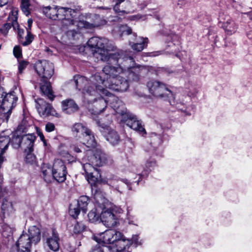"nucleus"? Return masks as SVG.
I'll return each mask as SVG.
<instances>
[{
  "mask_svg": "<svg viewBox=\"0 0 252 252\" xmlns=\"http://www.w3.org/2000/svg\"><path fill=\"white\" fill-rule=\"evenodd\" d=\"M222 27L228 34H232L237 30V27L235 23L230 19L228 18L226 21L223 22Z\"/></svg>",
  "mask_w": 252,
  "mask_h": 252,
  "instance_id": "27",
  "label": "nucleus"
},
{
  "mask_svg": "<svg viewBox=\"0 0 252 252\" xmlns=\"http://www.w3.org/2000/svg\"><path fill=\"white\" fill-rule=\"evenodd\" d=\"M63 112L67 114H71L77 112L79 107L72 99H66L62 102Z\"/></svg>",
  "mask_w": 252,
  "mask_h": 252,
  "instance_id": "22",
  "label": "nucleus"
},
{
  "mask_svg": "<svg viewBox=\"0 0 252 252\" xmlns=\"http://www.w3.org/2000/svg\"><path fill=\"white\" fill-rule=\"evenodd\" d=\"M35 69L42 79L49 80L54 72L53 64L47 60L37 61L35 64Z\"/></svg>",
  "mask_w": 252,
  "mask_h": 252,
  "instance_id": "13",
  "label": "nucleus"
},
{
  "mask_svg": "<svg viewBox=\"0 0 252 252\" xmlns=\"http://www.w3.org/2000/svg\"><path fill=\"white\" fill-rule=\"evenodd\" d=\"M17 15L18 12L17 10H13L11 11V14H9V21L10 22L6 23L4 25L1 29V32L4 34H6L8 30L12 27L14 30H16L19 27L17 22Z\"/></svg>",
  "mask_w": 252,
  "mask_h": 252,
  "instance_id": "18",
  "label": "nucleus"
},
{
  "mask_svg": "<svg viewBox=\"0 0 252 252\" xmlns=\"http://www.w3.org/2000/svg\"><path fill=\"white\" fill-rule=\"evenodd\" d=\"M89 132H86L79 139L83 144L89 148H94L96 145V142L94 134L89 129Z\"/></svg>",
  "mask_w": 252,
  "mask_h": 252,
  "instance_id": "23",
  "label": "nucleus"
},
{
  "mask_svg": "<svg viewBox=\"0 0 252 252\" xmlns=\"http://www.w3.org/2000/svg\"><path fill=\"white\" fill-rule=\"evenodd\" d=\"M130 170L132 172H134L139 177V179H140L142 180V178L146 177L142 175V171L144 170V168L140 164H133L130 167Z\"/></svg>",
  "mask_w": 252,
  "mask_h": 252,
  "instance_id": "34",
  "label": "nucleus"
},
{
  "mask_svg": "<svg viewBox=\"0 0 252 252\" xmlns=\"http://www.w3.org/2000/svg\"><path fill=\"white\" fill-rule=\"evenodd\" d=\"M81 209L74 202L70 205L69 213L70 215L74 219H76L80 214Z\"/></svg>",
  "mask_w": 252,
  "mask_h": 252,
  "instance_id": "33",
  "label": "nucleus"
},
{
  "mask_svg": "<svg viewBox=\"0 0 252 252\" xmlns=\"http://www.w3.org/2000/svg\"><path fill=\"white\" fill-rule=\"evenodd\" d=\"M131 252V251H121V252Z\"/></svg>",
  "mask_w": 252,
  "mask_h": 252,
  "instance_id": "60",
  "label": "nucleus"
},
{
  "mask_svg": "<svg viewBox=\"0 0 252 252\" xmlns=\"http://www.w3.org/2000/svg\"><path fill=\"white\" fill-rule=\"evenodd\" d=\"M170 38H171L172 42L175 41L176 40H178L179 37L177 35L175 34L172 33L170 35H169Z\"/></svg>",
  "mask_w": 252,
  "mask_h": 252,
  "instance_id": "51",
  "label": "nucleus"
},
{
  "mask_svg": "<svg viewBox=\"0 0 252 252\" xmlns=\"http://www.w3.org/2000/svg\"><path fill=\"white\" fill-rule=\"evenodd\" d=\"M89 128L82 123L75 124L72 127L73 134L79 139L86 132H89Z\"/></svg>",
  "mask_w": 252,
  "mask_h": 252,
  "instance_id": "24",
  "label": "nucleus"
},
{
  "mask_svg": "<svg viewBox=\"0 0 252 252\" xmlns=\"http://www.w3.org/2000/svg\"><path fill=\"white\" fill-rule=\"evenodd\" d=\"M101 8H103L104 9H109V8H108V7H105V8L102 7Z\"/></svg>",
  "mask_w": 252,
  "mask_h": 252,
  "instance_id": "61",
  "label": "nucleus"
},
{
  "mask_svg": "<svg viewBox=\"0 0 252 252\" xmlns=\"http://www.w3.org/2000/svg\"><path fill=\"white\" fill-rule=\"evenodd\" d=\"M41 240V232L38 227L31 226L28 233L23 232L19 237L11 252H31L32 245L37 244Z\"/></svg>",
  "mask_w": 252,
  "mask_h": 252,
  "instance_id": "7",
  "label": "nucleus"
},
{
  "mask_svg": "<svg viewBox=\"0 0 252 252\" xmlns=\"http://www.w3.org/2000/svg\"><path fill=\"white\" fill-rule=\"evenodd\" d=\"M94 239L97 243L102 242L103 244H107L108 247L115 248L116 250L114 252L126 251V247L128 248L130 245L128 239H126L121 232L114 229L106 230L95 235Z\"/></svg>",
  "mask_w": 252,
  "mask_h": 252,
  "instance_id": "5",
  "label": "nucleus"
},
{
  "mask_svg": "<svg viewBox=\"0 0 252 252\" xmlns=\"http://www.w3.org/2000/svg\"><path fill=\"white\" fill-rule=\"evenodd\" d=\"M107 184L112 187L115 190L120 193H123L126 189L131 190V183L126 179H114L108 180Z\"/></svg>",
  "mask_w": 252,
  "mask_h": 252,
  "instance_id": "16",
  "label": "nucleus"
},
{
  "mask_svg": "<svg viewBox=\"0 0 252 252\" xmlns=\"http://www.w3.org/2000/svg\"><path fill=\"white\" fill-rule=\"evenodd\" d=\"M27 154L25 158V161L27 163L34 165L36 164V159L35 155L32 152H27Z\"/></svg>",
  "mask_w": 252,
  "mask_h": 252,
  "instance_id": "39",
  "label": "nucleus"
},
{
  "mask_svg": "<svg viewBox=\"0 0 252 252\" xmlns=\"http://www.w3.org/2000/svg\"><path fill=\"white\" fill-rule=\"evenodd\" d=\"M71 148L73 149V150L74 152H75L76 153H78L81 152V150H80V149L78 147H77V146H76L75 145H73L71 147Z\"/></svg>",
  "mask_w": 252,
  "mask_h": 252,
  "instance_id": "52",
  "label": "nucleus"
},
{
  "mask_svg": "<svg viewBox=\"0 0 252 252\" xmlns=\"http://www.w3.org/2000/svg\"><path fill=\"white\" fill-rule=\"evenodd\" d=\"M0 211V232L1 236L5 240H3L6 244L12 239L14 228L10 227L3 222L5 215H9L14 211V208L11 201L7 199H4L1 203Z\"/></svg>",
  "mask_w": 252,
  "mask_h": 252,
  "instance_id": "8",
  "label": "nucleus"
},
{
  "mask_svg": "<svg viewBox=\"0 0 252 252\" xmlns=\"http://www.w3.org/2000/svg\"><path fill=\"white\" fill-rule=\"evenodd\" d=\"M153 134H154V135H156V136L157 135V134H156V133H153Z\"/></svg>",
  "mask_w": 252,
  "mask_h": 252,
  "instance_id": "62",
  "label": "nucleus"
},
{
  "mask_svg": "<svg viewBox=\"0 0 252 252\" xmlns=\"http://www.w3.org/2000/svg\"><path fill=\"white\" fill-rule=\"evenodd\" d=\"M89 221L91 222H94L97 221L99 219H100V214L96 212V209L91 211L88 215Z\"/></svg>",
  "mask_w": 252,
  "mask_h": 252,
  "instance_id": "38",
  "label": "nucleus"
},
{
  "mask_svg": "<svg viewBox=\"0 0 252 252\" xmlns=\"http://www.w3.org/2000/svg\"><path fill=\"white\" fill-rule=\"evenodd\" d=\"M161 54V51H155L153 52H151L149 53V56L150 57H156Z\"/></svg>",
  "mask_w": 252,
  "mask_h": 252,
  "instance_id": "50",
  "label": "nucleus"
},
{
  "mask_svg": "<svg viewBox=\"0 0 252 252\" xmlns=\"http://www.w3.org/2000/svg\"><path fill=\"white\" fill-rule=\"evenodd\" d=\"M116 250L115 248L108 247L106 245L100 242L94 247L91 252H114Z\"/></svg>",
  "mask_w": 252,
  "mask_h": 252,
  "instance_id": "30",
  "label": "nucleus"
},
{
  "mask_svg": "<svg viewBox=\"0 0 252 252\" xmlns=\"http://www.w3.org/2000/svg\"><path fill=\"white\" fill-rule=\"evenodd\" d=\"M53 179L59 183L66 180L67 174L66 166L63 162L59 159L55 160L53 165Z\"/></svg>",
  "mask_w": 252,
  "mask_h": 252,
  "instance_id": "15",
  "label": "nucleus"
},
{
  "mask_svg": "<svg viewBox=\"0 0 252 252\" xmlns=\"http://www.w3.org/2000/svg\"><path fill=\"white\" fill-rule=\"evenodd\" d=\"M8 0H0V6H2L7 3Z\"/></svg>",
  "mask_w": 252,
  "mask_h": 252,
  "instance_id": "53",
  "label": "nucleus"
},
{
  "mask_svg": "<svg viewBox=\"0 0 252 252\" xmlns=\"http://www.w3.org/2000/svg\"><path fill=\"white\" fill-rule=\"evenodd\" d=\"M132 210V208L131 207H127V220H128V222L129 223H133L134 220L133 219L134 218V216L131 214V211Z\"/></svg>",
  "mask_w": 252,
  "mask_h": 252,
  "instance_id": "45",
  "label": "nucleus"
},
{
  "mask_svg": "<svg viewBox=\"0 0 252 252\" xmlns=\"http://www.w3.org/2000/svg\"><path fill=\"white\" fill-rule=\"evenodd\" d=\"M133 35L135 36L134 41L129 42V44L133 50L137 52H140L147 47L149 42L148 38H144L140 36L137 37L135 34H133Z\"/></svg>",
  "mask_w": 252,
  "mask_h": 252,
  "instance_id": "20",
  "label": "nucleus"
},
{
  "mask_svg": "<svg viewBox=\"0 0 252 252\" xmlns=\"http://www.w3.org/2000/svg\"><path fill=\"white\" fill-rule=\"evenodd\" d=\"M13 54L15 57L18 58L21 57L22 55V51L19 46H16L13 49Z\"/></svg>",
  "mask_w": 252,
  "mask_h": 252,
  "instance_id": "47",
  "label": "nucleus"
},
{
  "mask_svg": "<svg viewBox=\"0 0 252 252\" xmlns=\"http://www.w3.org/2000/svg\"><path fill=\"white\" fill-rule=\"evenodd\" d=\"M28 62L25 61H22L19 62L18 65L19 72L22 73L23 70L26 68L28 64Z\"/></svg>",
  "mask_w": 252,
  "mask_h": 252,
  "instance_id": "46",
  "label": "nucleus"
},
{
  "mask_svg": "<svg viewBox=\"0 0 252 252\" xmlns=\"http://www.w3.org/2000/svg\"><path fill=\"white\" fill-rule=\"evenodd\" d=\"M44 83L43 84H41L40 90L41 92L51 100H53L54 99V95L53 94L51 86L50 83L48 82V80L42 79Z\"/></svg>",
  "mask_w": 252,
  "mask_h": 252,
  "instance_id": "26",
  "label": "nucleus"
},
{
  "mask_svg": "<svg viewBox=\"0 0 252 252\" xmlns=\"http://www.w3.org/2000/svg\"><path fill=\"white\" fill-rule=\"evenodd\" d=\"M54 124L51 123H48L45 126V130L47 132H52L55 130Z\"/></svg>",
  "mask_w": 252,
  "mask_h": 252,
  "instance_id": "48",
  "label": "nucleus"
},
{
  "mask_svg": "<svg viewBox=\"0 0 252 252\" xmlns=\"http://www.w3.org/2000/svg\"><path fill=\"white\" fill-rule=\"evenodd\" d=\"M30 6L29 0H22L21 7L24 14L28 16L30 13L29 7Z\"/></svg>",
  "mask_w": 252,
  "mask_h": 252,
  "instance_id": "40",
  "label": "nucleus"
},
{
  "mask_svg": "<svg viewBox=\"0 0 252 252\" xmlns=\"http://www.w3.org/2000/svg\"><path fill=\"white\" fill-rule=\"evenodd\" d=\"M85 228V226L82 222H77L74 227L73 232L75 233H79L82 232Z\"/></svg>",
  "mask_w": 252,
  "mask_h": 252,
  "instance_id": "43",
  "label": "nucleus"
},
{
  "mask_svg": "<svg viewBox=\"0 0 252 252\" xmlns=\"http://www.w3.org/2000/svg\"><path fill=\"white\" fill-rule=\"evenodd\" d=\"M43 241L48 248L54 252L60 248V237L58 233L54 229L45 230L42 233Z\"/></svg>",
  "mask_w": 252,
  "mask_h": 252,
  "instance_id": "12",
  "label": "nucleus"
},
{
  "mask_svg": "<svg viewBox=\"0 0 252 252\" xmlns=\"http://www.w3.org/2000/svg\"><path fill=\"white\" fill-rule=\"evenodd\" d=\"M16 30H17L18 35V36L19 37V40H20V39H21V38H24L23 37V35L24 34V29H21L18 27V28H16Z\"/></svg>",
  "mask_w": 252,
  "mask_h": 252,
  "instance_id": "49",
  "label": "nucleus"
},
{
  "mask_svg": "<svg viewBox=\"0 0 252 252\" xmlns=\"http://www.w3.org/2000/svg\"><path fill=\"white\" fill-rule=\"evenodd\" d=\"M1 45H0V50L1 49Z\"/></svg>",
  "mask_w": 252,
  "mask_h": 252,
  "instance_id": "64",
  "label": "nucleus"
},
{
  "mask_svg": "<svg viewBox=\"0 0 252 252\" xmlns=\"http://www.w3.org/2000/svg\"><path fill=\"white\" fill-rule=\"evenodd\" d=\"M37 134L38 136L40 137V139L42 141L44 140V136L43 134V133L40 131H37Z\"/></svg>",
  "mask_w": 252,
  "mask_h": 252,
  "instance_id": "55",
  "label": "nucleus"
},
{
  "mask_svg": "<svg viewBox=\"0 0 252 252\" xmlns=\"http://www.w3.org/2000/svg\"><path fill=\"white\" fill-rule=\"evenodd\" d=\"M94 198L95 200V203L98 205H100V207L103 208V204L105 202L104 198L102 197L100 194L98 193H96L94 195Z\"/></svg>",
  "mask_w": 252,
  "mask_h": 252,
  "instance_id": "41",
  "label": "nucleus"
},
{
  "mask_svg": "<svg viewBox=\"0 0 252 252\" xmlns=\"http://www.w3.org/2000/svg\"><path fill=\"white\" fill-rule=\"evenodd\" d=\"M244 15H247L248 17H249L250 20H252V12L245 13H244Z\"/></svg>",
  "mask_w": 252,
  "mask_h": 252,
  "instance_id": "54",
  "label": "nucleus"
},
{
  "mask_svg": "<svg viewBox=\"0 0 252 252\" xmlns=\"http://www.w3.org/2000/svg\"><path fill=\"white\" fill-rule=\"evenodd\" d=\"M87 155V161L83 164V168L89 183L92 186H95L99 181L100 175L99 170L94 166L111 164L113 160L109 156L97 149L89 151Z\"/></svg>",
  "mask_w": 252,
  "mask_h": 252,
  "instance_id": "4",
  "label": "nucleus"
},
{
  "mask_svg": "<svg viewBox=\"0 0 252 252\" xmlns=\"http://www.w3.org/2000/svg\"><path fill=\"white\" fill-rule=\"evenodd\" d=\"M156 166V160L152 158L149 159L146 161L145 167L144 168L143 171H142V175L144 176H147L149 172H151Z\"/></svg>",
  "mask_w": 252,
  "mask_h": 252,
  "instance_id": "32",
  "label": "nucleus"
},
{
  "mask_svg": "<svg viewBox=\"0 0 252 252\" xmlns=\"http://www.w3.org/2000/svg\"><path fill=\"white\" fill-rule=\"evenodd\" d=\"M32 26H30L28 25V28H27V32H31Z\"/></svg>",
  "mask_w": 252,
  "mask_h": 252,
  "instance_id": "59",
  "label": "nucleus"
},
{
  "mask_svg": "<svg viewBox=\"0 0 252 252\" xmlns=\"http://www.w3.org/2000/svg\"><path fill=\"white\" fill-rule=\"evenodd\" d=\"M117 113L121 115V121L126 126L131 129L139 131L143 136L146 134V130L141 122L138 121L135 116L126 112L123 103V106L121 107L119 110H117Z\"/></svg>",
  "mask_w": 252,
  "mask_h": 252,
  "instance_id": "10",
  "label": "nucleus"
},
{
  "mask_svg": "<svg viewBox=\"0 0 252 252\" xmlns=\"http://www.w3.org/2000/svg\"><path fill=\"white\" fill-rule=\"evenodd\" d=\"M130 242V245L129 246L128 248L126 247V250H128V249L130 245H134L135 247H137L138 245H140L141 244V241L138 240V235H133L131 240L128 239Z\"/></svg>",
  "mask_w": 252,
  "mask_h": 252,
  "instance_id": "44",
  "label": "nucleus"
},
{
  "mask_svg": "<svg viewBox=\"0 0 252 252\" xmlns=\"http://www.w3.org/2000/svg\"><path fill=\"white\" fill-rule=\"evenodd\" d=\"M12 145L15 149L21 147V137L18 136L14 137L12 139Z\"/></svg>",
  "mask_w": 252,
  "mask_h": 252,
  "instance_id": "42",
  "label": "nucleus"
},
{
  "mask_svg": "<svg viewBox=\"0 0 252 252\" xmlns=\"http://www.w3.org/2000/svg\"><path fill=\"white\" fill-rule=\"evenodd\" d=\"M83 160H84V161H86V160L85 159H83Z\"/></svg>",
  "mask_w": 252,
  "mask_h": 252,
  "instance_id": "63",
  "label": "nucleus"
},
{
  "mask_svg": "<svg viewBox=\"0 0 252 252\" xmlns=\"http://www.w3.org/2000/svg\"><path fill=\"white\" fill-rule=\"evenodd\" d=\"M79 15L78 10L58 6L57 20H61V28L69 38H75L84 30H93L102 24L97 15L90 14L86 20L82 19Z\"/></svg>",
  "mask_w": 252,
  "mask_h": 252,
  "instance_id": "2",
  "label": "nucleus"
},
{
  "mask_svg": "<svg viewBox=\"0 0 252 252\" xmlns=\"http://www.w3.org/2000/svg\"><path fill=\"white\" fill-rule=\"evenodd\" d=\"M89 201V198L87 196H81L79 197L78 200L75 202V203L77 205V206L80 207L81 209V211L84 213H85L87 210V206L88 205V202Z\"/></svg>",
  "mask_w": 252,
  "mask_h": 252,
  "instance_id": "31",
  "label": "nucleus"
},
{
  "mask_svg": "<svg viewBox=\"0 0 252 252\" xmlns=\"http://www.w3.org/2000/svg\"><path fill=\"white\" fill-rule=\"evenodd\" d=\"M34 39V36L32 34L31 32H27V34L25 38H21L20 39V42L23 46H27L30 44Z\"/></svg>",
  "mask_w": 252,
  "mask_h": 252,
  "instance_id": "37",
  "label": "nucleus"
},
{
  "mask_svg": "<svg viewBox=\"0 0 252 252\" xmlns=\"http://www.w3.org/2000/svg\"><path fill=\"white\" fill-rule=\"evenodd\" d=\"M97 124L100 127V131L111 144L116 145L119 143L120 136L115 130L103 124H101L99 121Z\"/></svg>",
  "mask_w": 252,
  "mask_h": 252,
  "instance_id": "14",
  "label": "nucleus"
},
{
  "mask_svg": "<svg viewBox=\"0 0 252 252\" xmlns=\"http://www.w3.org/2000/svg\"><path fill=\"white\" fill-rule=\"evenodd\" d=\"M58 6H46L43 8V12L49 18L52 20H57Z\"/></svg>",
  "mask_w": 252,
  "mask_h": 252,
  "instance_id": "29",
  "label": "nucleus"
},
{
  "mask_svg": "<svg viewBox=\"0 0 252 252\" xmlns=\"http://www.w3.org/2000/svg\"><path fill=\"white\" fill-rule=\"evenodd\" d=\"M32 19H29L28 20V25L32 26Z\"/></svg>",
  "mask_w": 252,
  "mask_h": 252,
  "instance_id": "58",
  "label": "nucleus"
},
{
  "mask_svg": "<svg viewBox=\"0 0 252 252\" xmlns=\"http://www.w3.org/2000/svg\"><path fill=\"white\" fill-rule=\"evenodd\" d=\"M35 136L32 134H28L21 137V148L25 152H32Z\"/></svg>",
  "mask_w": 252,
  "mask_h": 252,
  "instance_id": "19",
  "label": "nucleus"
},
{
  "mask_svg": "<svg viewBox=\"0 0 252 252\" xmlns=\"http://www.w3.org/2000/svg\"><path fill=\"white\" fill-rule=\"evenodd\" d=\"M113 33L114 35H118L120 37L124 35H128L131 33V29L126 25H120L116 27Z\"/></svg>",
  "mask_w": 252,
  "mask_h": 252,
  "instance_id": "25",
  "label": "nucleus"
},
{
  "mask_svg": "<svg viewBox=\"0 0 252 252\" xmlns=\"http://www.w3.org/2000/svg\"><path fill=\"white\" fill-rule=\"evenodd\" d=\"M74 80L76 88L82 91L84 102L92 114L97 115L102 112L108 102L116 113L123 106V102L118 97L97 82L92 81L91 77L88 79L84 76H76Z\"/></svg>",
  "mask_w": 252,
  "mask_h": 252,
  "instance_id": "1",
  "label": "nucleus"
},
{
  "mask_svg": "<svg viewBox=\"0 0 252 252\" xmlns=\"http://www.w3.org/2000/svg\"><path fill=\"white\" fill-rule=\"evenodd\" d=\"M117 217L111 210L102 211L100 214V220L107 227H112L116 225Z\"/></svg>",
  "mask_w": 252,
  "mask_h": 252,
  "instance_id": "17",
  "label": "nucleus"
},
{
  "mask_svg": "<svg viewBox=\"0 0 252 252\" xmlns=\"http://www.w3.org/2000/svg\"><path fill=\"white\" fill-rule=\"evenodd\" d=\"M108 40L105 38H99L98 37H93L88 41L87 44L89 47L94 50V56L98 60L102 61V60L98 57L101 51L111 52L114 47H109L108 45Z\"/></svg>",
  "mask_w": 252,
  "mask_h": 252,
  "instance_id": "11",
  "label": "nucleus"
},
{
  "mask_svg": "<svg viewBox=\"0 0 252 252\" xmlns=\"http://www.w3.org/2000/svg\"><path fill=\"white\" fill-rule=\"evenodd\" d=\"M115 49V48L113 49L111 52L101 51L98 57L108 64L115 65L114 66H105L102 70L103 73L110 74L118 72V74L127 75L130 80L138 81L143 67L135 66L133 58L124 56L121 51Z\"/></svg>",
  "mask_w": 252,
  "mask_h": 252,
  "instance_id": "3",
  "label": "nucleus"
},
{
  "mask_svg": "<svg viewBox=\"0 0 252 252\" xmlns=\"http://www.w3.org/2000/svg\"><path fill=\"white\" fill-rule=\"evenodd\" d=\"M169 102L171 105H174L177 109L185 112L186 115L190 114L187 110L188 108L185 103H183L182 102H177L176 103H175L174 101L173 102V103H172V102L170 99H169Z\"/></svg>",
  "mask_w": 252,
  "mask_h": 252,
  "instance_id": "36",
  "label": "nucleus"
},
{
  "mask_svg": "<svg viewBox=\"0 0 252 252\" xmlns=\"http://www.w3.org/2000/svg\"><path fill=\"white\" fill-rule=\"evenodd\" d=\"M149 92L154 96L159 98H172L175 99L172 92L162 82L152 80L147 83Z\"/></svg>",
  "mask_w": 252,
  "mask_h": 252,
  "instance_id": "9",
  "label": "nucleus"
},
{
  "mask_svg": "<svg viewBox=\"0 0 252 252\" xmlns=\"http://www.w3.org/2000/svg\"><path fill=\"white\" fill-rule=\"evenodd\" d=\"M120 18L117 17H112V19L111 20V21H118Z\"/></svg>",
  "mask_w": 252,
  "mask_h": 252,
  "instance_id": "57",
  "label": "nucleus"
},
{
  "mask_svg": "<svg viewBox=\"0 0 252 252\" xmlns=\"http://www.w3.org/2000/svg\"><path fill=\"white\" fill-rule=\"evenodd\" d=\"M115 5L114 6V10L116 13H122L124 14H128V12H126L124 10L125 7H123V5H121V4L124 2L125 0H115Z\"/></svg>",
  "mask_w": 252,
  "mask_h": 252,
  "instance_id": "35",
  "label": "nucleus"
},
{
  "mask_svg": "<svg viewBox=\"0 0 252 252\" xmlns=\"http://www.w3.org/2000/svg\"><path fill=\"white\" fill-rule=\"evenodd\" d=\"M40 103H38L36 106L39 114L43 117H47L54 115V109L52 106L42 100H40Z\"/></svg>",
  "mask_w": 252,
  "mask_h": 252,
  "instance_id": "21",
  "label": "nucleus"
},
{
  "mask_svg": "<svg viewBox=\"0 0 252 252\" xmlns=\"http://www.w3.org/2000/svg\"><path fill=\"white\" fill-rule=\"evenodd\" d=\"M113 211H115V212L120 214V213H122L123 211H122V209L121 208H116L115 209H113Z\"/></svg>",
  "mask_w": 252,
  "mask_h": 252,
  "instance_id": "56",
  "label": "nucleus"
},
{
  "mask_svg": "<svg viewBox=\"0 0 252 252\" xmlns=\"http://www.w3.org/2000/svg\"><path fill=\"white\" fill-rule=\"evenodd\" d=\"M118 72L114 74H105L106 76L104 79L98 74L92 75L91 81L97 82L104 88H108L117 92H125L129 88V83L127 79L120 75Z\"/></svg>",
  "mask_w": 252,
  "mask_h": 252,
  "instance_id": "6",
  "label": "nucleus"
},
{
  "mask_svg": "<svg viewBox=\"0 0 252 252\" xmlns=\"http://www.w3.org/2000/svg\"><path fill=\"white\" fill-rule=\"evenodd\" d=\"M42 176L46 182H50L53 179V168L47 164H44L41 168Z\"/></svg>",
  "mask_w": 252,
  "mask_h": 252,
  "instance_id": "28",
  "label": "nucleus"
}]
</instances>
